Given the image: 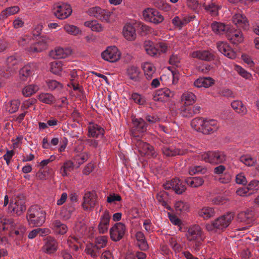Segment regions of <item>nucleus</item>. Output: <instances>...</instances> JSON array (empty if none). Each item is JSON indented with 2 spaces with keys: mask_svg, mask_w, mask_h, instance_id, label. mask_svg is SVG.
<instances>
[{
  "mask_svg": "<svg viewBox=\"0 0 259 259\" xmlns=\"http://www.w3.org/2000/svg\"><path fill=\"white\" fill-rule=\"evenodd\" d=\"M212 30L217 34H223L225 31H227L229 29L228 26H226L224 23L213 22L211 25Z\"/></svg>",
  "mask_w": 259,
  "mask_h": 259,
  "instance_id": "473e14b6",
  "label": "nucleus"
},
{
  "mask_svg": "<svg viewBox=\"0 0 259 259\" xmlns=\"http://www.w3.org/2000/svg\"><path fill=\"white\" fill-rule=\"evenodd\" d=\"M175 207L178 213H185L188 212L190 209L189 204L182 201L176 202Z\"/></svg>",
  "mask_w": 259,
  "mask_h": 259,
  "instance_id": "2f4dec72",
  "label": "nucleus"
},
{
  "mask_svg": "<svg viewBox=\"0 0 259 259\" xmlns=\"http://www.w3.org/2000/svg\"><path fill=\"white\" fill-rule=\"evenodd\" d=\"M57 243L53 238L48 239L46 244L43 246L42 250L45 252L49 254L54 253L57 250Z\"/></svg>",
  "mask_w": 259,
  "mask_h": 259,
  "instance_id": "a878e982",
  "label": "nucleus"
},
{
  "mask_svg": "<svg viewBox=\"0 0 259 259\" xmlns=\"http://www.w3.org/2000/svg\"><path fill=\"white\" fill-rule=\"evenodd\" d=\"M121 200V197L119 194H110L107 197V201L111 203L115 201H120Z\"/></svg>",
  "mask_w": 259,
  "mask_h": 259,
  "instance_id": "0e129e2a",
  "label": "nucleus"
},
{
  "mask_svg": "<svg viewBox=\"0 0 259 259\" xmlns=\"http://www.w3.org/2000/svg\"><path fill=\"white\" fill-rule=\"evenodd\" d=\"M168 194L164 191L159 192L157 194L156 198L157 200L161 202L162 205L166 208L168 210H171V207L167 205L166 200L167 199Z\"/></svg>",
  "mask_w": 259,
  "mask_h": 259,
  "instance_id": "72a5a7b5",
  "label": "nucleus"
},
{
  "mask_svg": "<svg viewBox=\"0 0 259 259\" xmlns=\"http://www.w3.org/2000/svg\"><path fill=\"white\" fill-rule=\"evenodd\" d=\"M53 225L56 228V231L58 234L63 235L67 231V227L66 225L62 224L59 220L54 221Z\"/></svg>",
  "mask_w": 259,
  "mask_h": 259,
  "instance_id": "4c0bfd02",
  "label": "nucleus"
},
{
  "mask_svg": "<svg viewBox=\"0 0 259 259\" xmlns=\"http://www.w3.org/2000/svg\"><path fill=\"white\" fill-rule=\"evenodd\" d=\"M89 157V154L87 153L83 152L75 156L74 157V160L78 163V165H80L87 161Z\"/></svg>",
  "mask_w": 259,
  "mask_h": 259,
  "instance_id": "3c124183",
  "label": "nucleus"
},
{
  "mask_svg": "<svg viewBox=\"0 0 259 259\" xmlns=\"http://www.w3.org/2000/svg\"><path fill=\"white\" fill-rule=\"evenodd\" d=\"M163 153L167 156H175L176 155H183L187 153V150L175 149L171 150L169 148L164 147L162 149Z\"/></svg>",
  "mask_w": 259,
  "mask_h": 259,
  "instance_id": "bb28decb",
  "label": "nucleus"
},
{
  "mask_svg": "<svg viewBox=\"0 0 259 259\" xmlns=\"http://www.w3.org/2000/svg\"><path fill=\"white\" fill-rule=\"evenodd\" d=\"M126 231L125 225L122 223H116L110 230L111 239L114 241L120 240Z\"/></svg>",
  "mask_w": 259,
  "mask_h": 259,
  "instance_id": "0eeeda50",
  "label": "nucleus"
},
{
  "mask_svg": "<svg viewBox=\"0 0 259 259\" xmlns=\"http://www.w3.org/2000/svg\"><path fill=\"white\" fill-rule=\"evenodd\" d=\"M104 135V130L100 126L96 124L89 128V136L93 137L102 138Z\"/></svg>",
  "mask_w": 259,
  "mask_h": 259,
  "instance_id": "393cba45",
  "label": "nucleus"
},
{
  "mask_svg": "<svg viewBox=\"0 0 259 259\" xmlns=\"http://www.w3.org/2000/svg\"><path fill=\"white\" fill-rule=\"evenodd\" d=\"M39 100L45 103L50 104L53 103L55 100V97L50 94H42L39 96Z\"/></svg>",
  "mask_w": 259,
  "mask_h": 259,
  "instance_id": "37998d69",
  "label": "nucleus"
},
{
  "mask_svg": "<svg viewBox=\"0 0 259 259\" xmlns=\"http://www.w3.org/2000/svg\"><path fill=\"white\" fill-rule=\"evenodd\" d=\"M123 35L127 40L132 41L136 38V29L130 23L126 24L123 28Z\"/></svg>",
  "mask_w": 259,
  "mask_h": 259,
  "instance_id": "aec40b11",
  "label": "nucleus"
},
{
  "mask_svg": "<svg viewBox=\"0 0 259 259\" xmlns=\"http://www.w3.org/2000/svg\"><path fill=\"white\" fill-rule=\"evenodd\" d=\"M14 222L12 219H2L0 218V229L3 230H8L9 225L13 226Z\"/></svg>",
  "mask_w": 259,
  "mask_h": 259,
  "instance_id": "864d4df0",
  "label": "nucleus"
},
{
  "mask_svg": "<svg viewBox=\"0 0 259 259\" xmlns=\"http://www.w3.org/2000/svg\"><path fill=\"white\" fill-rule=\"evenodd\" d=\"M174 94L167 89H161L155 92L153 96V100L155 101L166 102L168 101L170 97H172Z\"/></svg>",
  "mask_w": 259,
  "mask_h": 259,
  "instance_id": "2eb2a0df",
  "label": "nucleus"
},
{
  "mask_svg": "<svg viewBox=\"0 0 259 259\" xmlns=\"http://www.w3.org/2000/svg\"><path fill=\"white\" fill-rule=\"evenodd\" d=\"M57 10L54 12V15L60 19H63L69 16L72 13L70 6L63 3H58L56 4Z\"/></svg>",
  "mask_w": 259,
  "mask_h": 259,
  "instance_id": "1a4fd4ad",
  "label": "nucleus"
},
{
  "mask_svg": "<svg viewBox=\"0 0 259 259\" xmlns=\"http://www.w3.org/2000/svg\"><path fill=\"white\" fill-rule=\"evenodd\" d=\"M127 73L130 78L135 81H137L139 78V71L138 67L132 66L127 69Z\"/></svg>",
  "mask_w": 259,
  "mask_h": 259,
  "instance_id": "58836bf2",
  "label": "nucleus"
},
{
  "mask_svg": "<svg viewBox=\"0 0 259 259\" xmlns=\"http://www.w3.org/2000/svg\"><path fill=\"white\" fill-rule=\"evenodd\" d=\"M153 5L158 9L164 11H167L170 9L169 6L163 0H155L153 2Z\"/></svg>",
  "mask_w": 259,
  "mask_h": 259,
  "instance_id": "de8ad7c7",
  "label": "nucleus"
},
{
  "mask_svg": "<svg viewBox=\"0 0 259 259\" xmlns=\"http://www.w3.org/2000/svg\"><path fill=\"white\" fill-rule=\"evenodd\" d=\"M48 38L46 36H42L40 40L32 44L30 47L25 49L30 53H39L48 48Z\"/></svg>",
  "mask_w": 259,
  "mask_h": 259,
  "instance_id": "ddd939ff",
  "label": "nucleus"
},
{
  "mask_svg": "<svg viewBox=\"0 0 259 259\" xmlns=\"http://www.w3.org/2000/svg\"><path fill=\"white\" fill-rule=\"evenodd\" d=\"M247 188L248 190L257 191L259 189V181L253 180L248 184Z\"/></svg>",
  "mask_w": 259,
  "mask_h": 259,
  "instance_id": "e2e57ef3",
  "label": "nucleus"
},
{
  "mask_svg": "<svg viewBox=\"0 0 259 259\" xmlns=\"http://www.w3.org/2000/svg\"><path fill=\"white\" fill-rule=\"evenodd\" d=\"M75 210V207L73 203H68L63 206L60 211V215L64 220H67L70 218L72 213Z\"/></svg>",
  "mask_w": 259,
  "mask_h": 259,
  "instance_id": "5701e85b",
  "label": "nucleus"
},
{
  "mask_svg": "<svg viewBox=\"0 0 259 259\" xmlns=\"http://www.w3.org/2000/svg\"><path fill=\"white\" fill-rule=\"evenodd\" d=\"M204 120L202 118L197 117L193 119L191 121V126L196 131L201 132L202 126L203 125Z\"/></svg>",
  "mask_w": 259,
  "mask_h": 259,
  "instance_id": "79ce46f5",
  "label": "nucleus"
},
{
  "mask_svg": "<svg viewBox=\"0 0 259 259\" xmlns=\"http://www.w3.org/2000/svg\"><path fill=\"white\" fill-rule=\"evenodd\" d=\"M107 237L103 236L96 238L95 243L101 248L106 246L107 243Z\"/></svg>",
  "mask_w": 259,
  "mask_h": 259,
  "instance_id": "bf43d9fd",
  "label": "nucleus"
},
{
  "mask_svg": "<svg viewBox=\"0 0 259 259\" xmlns=\"http://www.w3.org/2000/svg\"><path fill=\"white\" fill-rule=\"evenodd\" d=\"M51 55L56 59L64 58L67 56V54L63 48H59L52 51Z\"/></svg>",
  "mask_w": 259,
  "mask_h": 259,
  "instance_id": "09e8293b",
  "label": "nucleus"
},
{
  "mask_svg": "<svg viewBox=\"0 0 259 259\" xmlns=\"http://www.w3.org/2000/svg\"><path fill=\"white\" fill-rule=\"evenodd\" d=\"M37 100L35 99H30L28 100L25 101L23 102L21 106V109L23 110L29 108L31 105L34 104Z\"/></svg>",
  "mask_w": 259,
  "mask_h": 259,
  "instance_id": "69168bd1",
  "label": "nucleus"
},
{
  "mask_svg": "<svg viewBox=\"0 0 259 259\" xmlns=\"http://www.w3.org/2000/svg\"><path fill=\"white\" fill-rule=\"evenodd\" d=\"M201 234L202 232L200 226L194 225L189 228L186 236L188 240L190 241L194 240L200 241L202 240Z\"/></svg>",
  "mask_w": 259,
  "mask_h": 259,
  "instance_id": "4468645a",
  "label": "nucleus"
},
{
  "mask_svg": "<svg viewBox=\"0 0 259 259\" xmlns=\"http://www.w3.org/2000/svg\"><path fill=\"white\" fill-rule=\"evenodd\" d=\"M231 106L238 114L245 115L247 112V109L245 106L240 101H234L231 103Z\"/></svg>",
  "mask_w": 259,
  "mask_h": 259,
  "instance_id": "c85d7f7f",
  "label": "nucleus"
},
{
  "mask_svg": "<svg viewBox=\"0 0 259 259\" xmlns=\"http://www.w3.org/2000/svg\"><path fill=\"white\" fill-rule=\"evenodd\" d=\"M254 220V212L249 209L242 211L238 213L237 221L240 222H243L249 224Z\"/></svg>",
  "mask_w": 259,
  "mask_h": 259,
  "instance_id": "f3484780",
  "label": "nucleus"
},
{
  "mask_svg": "<svg viewBox=\"0 0 259 259\" xmlns=\"http://www.w3.org/2000/svg\"><path fill=\"white\" fill-rule=\"evenodd\" d=\"M110 220V215L109 214V211L107 210H106L103 214V215L101 217V221L99 224L105 225H109Z\"/></svg>",
  "mask_w": 259,
  "mask_h": 259,
  "instance_id": "13d9d810",
  "label": "nucleus"
},
{
  "mask_svg": "<svg viewBox=\"0 0 259 259\" xmlns=\"http://www.w3.org/2000/svg\"><path fill=\"white\" fill-rule=\"evenodd\" d=\"M88 13L89 15L94 16L102 21L109 22L110 13L100 7L90 8L88 10Z\"/></svg>",
  "mask_w": 259,
  "mask_h": 259,
  "instance_id": "9d476101",
  "label": "nucleus"
},
{
  "mask_svg": "<svg viewBox=\"0 0 259 259\" xmlns=\"http://www.w3.org/2000/svg\"><path fill=\"white\" fill-rule=\"evenodd\" d=\"M143 16L145 20L154 24H159L164 20L162 15L156 10L152 8L145 9L143 12Z\"/></svg>",
  "mask_w": 259,
  "mask_h": 259,
  "instance_id": "423d86ee",
  "label": "nucleus"
},
{
  "mask_svg": "<svg viewBox=\"0 0 259 259\" xmlns=\"http://www.w3.org/2000/svg\"><path fill=\"white\" fill-rule=\"evenodd\" d=\"M64 29L68 33L73 35L81 33V31L79 29L74 25L66 24L64 26Z\"/></svg>",
  "mask_w": 259,
  "mask_h": 259,
  "instance_id": "49530a36",
  "label": "nucleus"
},
{
  "mask_svg": "<svg viewBox=\"0 0 259 259\" xmlns=\"http://www.w3.org/2000/svg\"><path fill=\"white\" fill-rule=\"evenodd\" d=\"M187 5L189 8L192 9L196 12H198L199 4L197 0H187Z\"/></svg>",
  "mask_w": 259,
  "mask_h": 259,
  "instance_id": "680f3d73",
  "label": "nucleus"
},
{
  "mask_svg": "<svg viewBox=\"0 0 259 259\" xmlns=\"http://www.w3.org/2000/svg\"><path fill=\"white\" fill-rule=\"evenodd\" d=\"M135 141V146L141 156L147 155L149 157L156 156L153 146L139 139H136Z\"/></svg>",
  "mask_w": 259,
  "mask_h": 259,
  "instance_id": "20e7f679",
  "label": "nucleus"
},
{
  "mask_svg": "<svg viewBox=\"0 0 259 259\" xmlns=\"http://www.w3.org/2000/svg\"><path fill=\"white\" fill-rule=\"evenodd\" d=\"M19 10L20 9L18 6H13L7 8L1 12L0 18L5 19L9 16L17 13Z\"/></svg>",
  "mask_w": 259,
  "mask_h": 259,
  "instance_id": "7c9ffc66",
  "label": "nucleus"
},
{
  "mask_svg": "<svg viewBox=\"0 0 259 259\" xmlns=\"http://www.w3.org/2000/svg\"><path fill=\"white\" fill-rule=\"evenodd\" d=\"M201 128V133L204 134H210L218 129L217 122L214 120L205 119Z\"/></svg>",
  "mask_w": 259,
  "mask_h": 259,
  "instance_id": "6ab92c4d",
  "label": "nucleus"
},
{
  "mask_svg": "<svg viewBox=\"0 0 259 259\" xmlns=\"http://www.w3.org/2000/svg\"><path fill=\"white\" fill-rule=\"evenodd\" d=\"M102 58L106 61L114 62L120 59V53L115 46L109 47L101 54Z\"/></svg>",
  "mask_w": 259,
  "mask_h": 259,
  "instance_id": "6e6552de",
  "label": "nucleus"
},
{
  "mask_svg": "<svg viewBox=\"0 0 259 259\" xmlns=\"http://www.w3.org/2000/svg\"><path fill=\"white\" fill-rule=\"evenodd\" d=\"M193 58H197L202 60L209 61L213 59V55L210 53L208 51H196L192 53Z\"/></svg>",
  "mask_w": 259,
  "mask_h": 259,
  "instance_id": "cd10ccee",
  "label": "nucleus"
},
{
  "mask_svg": "<svg viewBox=\"0 0 259 259\" xmlns=\"http://www.w3.org/2000/svg\"><path fill=\"white\" fill-rule=\"evenodd\" d=\"M233 23L238 27L242 28L244 30H247L249 28V25L245 16L241 14H236L232 18Z\"/></svg>",
  "mask_w": 259,
  "mask_h": 259,
  "instance_id": "a211bd4d",
  "label": "nucleus"
},
{
  "mask_svg": "<svg viewBox=\"0 0 259 259\" xmlns=\"http://www.w3.org/2000/svg\"><path fill=\"white\" fill-rule=\"evenodd\" d=\"M18 200L16 201L15 203H11L9 207L10 211L13 212L18 215H20L26 210L25 202L23 199V196H18Z\"/></svg>",
  "mask_w": 259,
  "mask_h": 259,
  "instance_id": "f8f14e48",
  "label": "nucleus"
},
{
  "mask_svg": "<svg viewBox=\"0 0 259 259\" xmlns=\"http://www.w3.org/2000/svg\"><path fill=\"white\" fill-rule=\"evenodd\" d=\"M62 70V64L60 61H54L51 63L50 71L55 74H59Z\"/></svg>",
  "mask_w": 259,
  "mask_h": 259,
  "instance_id": "a18cd8bd",
  "label": "nucleus"
},
{
  "mask_svg": "<svg viewBox=\"0 0 259 259\" xmlns=\"http://www.w3.org/2000/svg\"><path fill=\"white\" fill-rule=\"evenodd\" d=\"M85 252L93 257H96L98 255L96 252L94 250V248H93V243H90L87 245Z\"/></svg>",
  "mask_w": 259,
  "mask_h": 259,
  "instance_id": "338daca9",
  "label": "nucleus"
},
{
  "mask_svg": "<svg viewBox=\"0 0 259 259\" xmlns=\"http://www.w3.org/2000/svg\"><path fill=\"white\" fill-rule=\"evenodd\" d=\"M163 187L165 190L172 189L176 194L179 195L183 194L186 190L185 185L179 178H175L167 181L163 185Z\"/></svg>",
  "mask_w": 259,
  "mask_h": 259,
  "instance_id": "39448f33",
  "label": "nucleus"
},
{
  "mask_svg": "<svg viewBox=\"0 0 259 259\" xmlns=\"http://www.w3.org/2000/svg\"><path fill=\"white\" fill-rule=\"evenodd\" d=\"M235 215L233 212H228L218 218L211 225H207L206 228L208 230L216 228L223 230L226 228L231 223Z\"/></svg>",
  "mask_w": 259,
  "mask_h": 259,
  "instance_id": "f03ea898",
  "label": "nucleus"
},
{
  "mask_svg": "<svg viewBox=\"0 0 259 259\" xmlns=\"http://www.w3.org/2000/svg\"><path fill=\"white\" fill-rule=\"evenodd\" d=\"M181 114L183 117H191L195 114V111L192 110V107L187 106L184 109L182 110Z\"/></svg>",
  "mask_w": 259,
  "mask_h": 259,
  "instance_id": "5fc2aeb1",
  "label": "nucleus"
},
{
  "mask_svg": "<svg viewBox=\"0 0 259 259\" xmlns=\"http://www.w3.org/2000/svg\"><path fill=\"white\" fill-rule=\"evenodd\" d=\"M201 158L206 162L218 164L222 163L226 160V156L221 151H208L202 154Z\"/></svg>",
  "mask_w": 259,
  "mask_h": 259,
  "instance_id": "7ed1b4c3",
  "label": "nucleus"
},
{
  "mask_svg": "<svg viewBox=\"0 0 259 259\" xmlns=\"http://www.w3.org/2000/svg\"><path fill=\"white\" fill-rule=\"evenodd\" d=\"M235 180L237 184H242L243 185H246L247 183L246 178L242 173L239 174L236 176Z\"/></svg>",
  "mask_w": 259,
  "mask_h": 259,
  "instance_id": "774afa93",
  "label": "nucleus"
},
{
  "mask_svg": "<svg viewBox=\"0 0 259 259\" xmlns=\"http://www.w3.org/2000/svg\"><path fill=\"white\" fill-rule=\"evenodd\" d=\"M217 48L221 53L229 58L234 59L236 58L235 52L231 50L227 44H224L223 42H219L217 43Z\"/></svg>",
  "mask_w": 259,
  "mask_h": 259,
  "instance_id": "412c9836",
  "label": "nucleus"
},
{
  "mask_svg": "<svg viewBox=\"0 0 259 259\" xmlns=\"http://www.w3.org/2000/svg\"><path fill=\"white\" fill-rule=\"evenodd\" d=\"M182 100L185 101L184 105L186 106H189L192 105L196 99L195 95L191 92L184 93L182 96Z\"/></svg>",
  "mask_w": 259,
  "mask_h": 259,
  "instance_id": "f704fd0d",
  "label": "nucleus"
},
{
  "mask_svg": "<svg viewBox=\"0 0 259 259\" xmlns=\"http://www.w3.org/2000/svg\"><path fill=\"white\" fill-rule=\"evenodd\" d=\"M240 161L246 165L251 166L254 165L255 160L249 155H243L240 157Z\"/></svg>",
  "mask_w": 259,
  "mask_h": 259,
  "instance_id": "8fccbe9b",
  "label": "nucleus"
},
{
  "mask_svg": "<svg viewBox=\"0 0 259 259\" xmlns=\"http://www.w3.org/2000/svg\"><path fill=\"white\" fill-rule=\"evenodd\" d=\"M27 218L31 227L40 226L45 221L46 212L38 206L33 205L28 209Z\"/></svg>",
  "mask_w": 259,
  "mask_h": 259,
  "instance_id": "f257e3e1",
  "label": "nucleus"
},
{
  "mask_svg": "<svg viewBox=\"0 0 259 259\" xmlns=\"http://www.w3.org/2000/svg\"><path fill=\"white\" fill-rule=\"evenodd\" d=\"M226 36L232 44L236 45L242 42L244 40L242 32L235 29H227Z\"/></svg>",
  "mask_w": 259,
  "mask_h": 259,
  "instance_id": "9b49d317",
  "label": "nucleus"
},
{
  "mask_svg": "<svg viewBox=\"0 0 259 259\" xmlns=\"http://www.w3.org/2000/svg\"><path fill=\"white\" fill-rule=\"evenodd\" d=\"M186 183L191 187L197 188L202 186L204 180L200 177L189 178L185 180Z\"/></svg>",
  "mask_w": 259,
  "mask_h": 259,
  "instance_id": "c756f323",
  "label": "nucleus"
},
{
  "mask_svg": "<svg viewBox=\"0 0 259 259\" xmlns=\"http://www.w3.org/2000/svg\"><path fill=\"white\" fill-rule=\"evenodd\" d=\"M144 48L147 53L150 56L156 55L158 49L156 47L153 46V43L150 40L145 41L144 42Z\"/></svg>",
  "mask_w": 259,
  "mask_h": 259,
  "instance_id": "e433bc0d",
  "label": "nucleus"
},
{
  "mask_svg": "<svg viewBox=\"0 0 259 259\" xmlns=\"http://www.w3.org/2000/svg\"><path fill=\"white\" fill-rule=\"evenodd\" d=\"M143 70L147 78H151L152 74L155 72L154 67L149 63L144 65Z\"/></svg>",
  "mask_w": 259,
  "mask_h": 259,
  "instance_id": "603ef678",
  "label": "nucleus"
},
{
  "mask_svg": "<svg viewBox=\"0 0 259 259\" xmlns=\"http://www.w3.org/2000/svg\"><path fill=\"white\" fill-rule=\"evenodd\" d=\"M138 25L139 27V29H138V33L141 36H145L152 33V29L148 26H147L141 22H139Z\"/></svg>",
  "mask_w": 259,
  "mask_h": 259,
  "instance_id": "a19ab883",
  "label": "nucleus"
},
{
  "mask_svg": "<svg viewBox=\"0 0 259 259\" xmlns=\"http://www.w3.org/2000/svg\"><path fill=\"white\" fill-rule=\"evenodd\" d=\"M38 89L37 85L33 84L25 87L23 90V94L26 97H29L35 93Z\"/></svg>",
  "mask_w": 259,
  "mask_h": 259,
  "instance_id": "c03bdc74",
  "label": "nucleus"
},
{
  "mask_svg": "<svg viewBox=\"0 0 259 259\" xmlns=\"http://www.w3.org/2000/svg\"><path fill=\"white\" fill-rule=\"evenodd\" d=\"M47 83L49 88L52 90H54L56 89H62L63 88L62 84L55 80H49Z\"/></svg>",
  "mask_w": 259,
  "mask_h": 259,
  "instance_id": "4d7b16f0",
  "label": "nucleus"
},
{
  "mask_svg": "<svg viewBox=\"0 0 259 259\" xmlns=\"http://www.w3.org/2000/svg\"><path fill=\"white\" fill-rule=\"evenodd\" d=\"M214 213V209L212 208L208 207H204L198 211L199 216L206 219H208L213 216Z\"/></svg>",
  "mask_w": 259,
  "mask_h": 259,
  "instance_id": "ea45409f",
  "label": "nucleus"
},
{
  "mask_svg": "<svg viewBox=\"0 0 259 259\" xmlns=\"http://www.w3.org/2000/svg\"><path fill=\"white\" fill-rule=\"evenodd\" d=\"M20 104V102L17 100L12 101L10 103L9 112L11 113L16 112L19 108Z\"/></svg>",
  "mask_w": 259,
  "mask_h": 259,
  "instance_id": "052dcab7",
  "label": "nucleus"
},
{
  "mask_svg": "<svg viewBox=\"0 0 259 259\" xmlns=\"http://www.w3.org/2000/svg\"><path fill=\"white\" fill-rule=\"evenodd\" d=\"M96 194L95 192H88L83 196V202L82 206L84 210H88L90 207L92 209L96 204Z\"/></svg>",
  "mask_w": 259,
  "mask_h": 259,
  "instance_id": "dca6fc26",
  "label": "nucleus"
},
{
  "mask_svg": "<svg viewBox=\"0 0 259 259\" xmlns=\"http://www.w3.org/2000/svg\"><path fill=\"white\" fill-rule=\"evenodd\" d=\"M132 120L134 124L136 126L137 130L139 132L144 133L146 132L147 124L142 118H133Z\"/></svg>",
  "mask_w": 259,
  "mask_h": 259,
  "instance_id": "c9c22d12",
  "label": "nucleus"
},
{
  "mask_svg": "<svg viewBox=\"0 0 259 259\" xmlns=\"http://www.w3.org/2000/svg\"><path fill=\"white\" fill-rule=\"evenodd\" d=\"M32 70L29 65H25L20 70V74L24 77L30 76L32 73Z\"/></svg>",
  "mask_w": 259,
  "mask_h": 259,
  "instance_id": "6e6d98bb",
  "label": "nucleus"
},
{
  "mask_svg": "<svg viewBox=\"0 0 259 259\" xmlns=\"http://www.w3.org/2000/svg\"><path fill=\"white\" fill-rule=\"evenodd\" d=\"M136 238L137 241V245L141 250L146 251L148 250L149 245L143 232L141 231L137 232L136 234Z\"/></svg>",
  "mask_w": 259,
  "mask_h": 259,
  "instance_id": "4be33fe9",
  "label": "nucleus"
},
{
  "mask_svg": "<svg viewBox=\"0 0 259 259\" xmlns=\"http://www.w3.org/2000/svg\"><path fill=\"white\" fill-rule=\"evenodd\" d=\"M214 83V80L211 77H200L197 79L194 85L197 88H208Z\"/></svg>",
  "mask_w": 259,
  "mask_h": 259,
  "instance_id": "b1692460",
  "label": "nucleus"
}]
</instances>
